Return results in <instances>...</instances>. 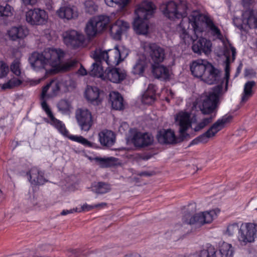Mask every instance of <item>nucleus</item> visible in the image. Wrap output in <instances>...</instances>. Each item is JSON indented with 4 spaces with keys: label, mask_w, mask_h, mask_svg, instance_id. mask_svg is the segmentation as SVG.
<instances>
[{
    "label": "nucleus",
    "mask_w": 257,
    "mask_h": 257,
    "mask_svg": "<svg viewBox=\"0 0 257 257\" xmlns=\"http://www.w3.org/2000/svg\"><path fill=\"white\" fill-rule=\"evenodd\" d=\"M230 66L229 58L227 57L225 67V76L221 77V72L215 68L211 64L208 66V70L203 78V81L209 84L219 83L222 86V89L227 91L228 79L229 78Z\"/></svg>",
    "instance_id": "nucleus-7"
},
{
    "label": "nucleus",
    "mask_w": 257,
    "mask_h": 257,
    "mask_svg": "<svg viewBox=\"0 0 257 257\" xmlns=\"http://www.w3.org/2000/svg\"><path fill=\"white\" fill-rule=\"evenodd\" d=\"M255 85L254 81H247L244 85L243 92L241 97V102H246L253 94L252 89Z\"/></svg>",
    "instance_id": "nucleus-32"
},
{
    "label": "nucleus",
    "mask_w": 257,
    "mask_h": 257,
    "mask_svg": "<svg viewBox=\"0 0 257 257\" xmlns=\"http://www.w3.org/2000/svg\"><path fill=\"white\" fill-rule=\"evenodd\" d=\"M144 49L150 57L152 64H160L165 58V49L156 43H145Z\"/></svg>",
    "instance_id": "nucleus-13"
},
{
    "label": "nucleus",
    "mask_w": 257,
    "mask_h": 257,
    "mask_svg": "<svg viewBox=\"0 0 257 257\" xmlns=\"http://www.w3.org/2000/svg\"><path fill=\"white\" fill-rule=\"evenodd\" d=\"M233 22L240 29L246 24L250 28H257V17H234Z\"/></svg>",
    "instance_id": "nucleus-25"
},
{
    "label": "nucleus",
    "mask_w": 257,
    "mask_h": 257,
    "mask_svg": "<svg viewBox=\"0 0 257 257\" xmlns=\"http://www.w3.org/2000/svg\"><path fill=\"white\" fill-rule=\"evenodd\" d=\"M58 16H76L74 10L69 7H62L56 12Z\"/></svg>",
    "instance_id": "nucleus-36"
},
{
    "label": "nucleus",
    "mask_w": 257,
    "mask_h": 257,
    "mask_svg": "<svg viewBox=\"0 0 257 257\" xmlns=\"http://www.w3.org/2000/svg\"><path fill=\"white\" fill-rule=\"evenodd\" d=\"M75 118L81 131L88 132L93 125L92 113L87 108H80L76 109Z\"/></svg>",
    "instance_id": "nucleus-14"
},
{
    "label": "nucleus",
    "mask_w": 257,
    "mask_h": 257,
    "mask_svg": "<svg viewBox=\"0 0 257 257\" xmlns=\"http://www.w3.org/2000/svg\"><path fill=\"white\" fill-rule=\"evenodd\" d=\"M9 70V67L3 61H0V78L6 76Z\"/></svg>",
    "instance_id": "nucleus-49"
},
{
    "label": "nucleus",
    "mask_w": 257,
    "mask_h": 257,
    "mask_svg": "<svg viewBox=\"0 0 257 257\" xmlns=\"http://www.w3.org/2000/svg\"><path fill=\"white\" fill-rule=\"evenodd\" d=\"M30 181L35 185H43L47 180L44 176V173L37 168L33 167L29 171Z\"/></svg>",
    "instance_id": "nucleus-26"
},
{
    "label": "nucleus",
    "mask_w": 257,
    "mask_h": 257,
    "mask_svg": "<svg viewBox=\"0 0 257 257\" xmlns=\"http://www.w3.org/2000/svg\"><path fill=\"white\" fill-rule=\"evenodd\" d=\"M231 118L230 115H227L219 118L205 133L194 139L190 143V145L207 143L210 138L215 136L218 132L222 130L230 121Z\"/></svg>",
    "instance_id": "nucleus-9"
},
{
    "label": "nucleus",
    "mask_w": 257,
    "mask_h": 257,
    "mask_svg": "<svg viewBox=\"0 0 257 257\" xmlns=\"http://www.w3.org/2000/svg\"><path fill=\"white\" fill-rule=\"evenodd\" d=\"M239 228L238 223L236 222L231 223L227 225L225 233L228 236H232L237 231L239 232Z\"/></svg>",
    "instance_id": "nucleus-43"
},
{
    "label": "nucleus",
    "mask_w": 257,
    "mask_h": 257,
    "mask_svg": "<svg viewBox=\"0 0 257 257\" xmlns=\"http://www.w3.org/2000/svg\"><path fill=\"white\" fill-rule=\"evenodd\" d=\"M211 63L205 60L198 59L193 61L190 66L192 74L202 80L208 70V66Z\"/></svg>",
    "instance_id": "nucleus-17"
},
{
    "label": "nucleus",
    "mask_w": 257,
    "mask_h": 257,
    "mask_svg": "<svg viewBox=\"0 0 257 257\" xmlns=\"http://www.w3.org/2000/svg\"><path fill=\"white\" fill-rule=\"evenodd\" d=\"M245 11L242 13V16H254V11L249 7L245 8Z\"/></svg>",
    "instance_id": "nucleus-50"
},
{
    "label": "nucleus",
    "mask_w": 257,
    "mask_h": 257,
    "mask_svg": "<svg viewBox=\"0 0 257 257\" xmlns=\"http://www.w3.org/2000/svg\"><path fill=\"white\" fill-rule=\"evenodd\" d=\"M147 66V61L144 55L140 56L133 67L132 73L135 75H143Z\"/></svg>",
    "instance_id": "nucleus-29"
},
{
    "label": "nucleus",
    "mask_w": 257,
    "mask_h": 257,
    "mask_svg": "<svg viewBox=\"0 0 257 257\" xmlns=\"http://www.w3.org/2000/svg\"><path fill=\"white\" fill-rule=\"evenodd\" d=\"M255 210H257V208L255 209Z\"/></svg>",
    "instance_id": "nucleus-63"
},
{
    "label": "nucleus",
    "mask_w": 257,
    "mask_h": 257,
    "mask_svg": "<svg viewBox=\"0 0 257 257\" xmlns=\"http://www.w3.org/2000/svg\"><path fill=\"white\" fill-rule=\"evenodd\" d=\"M62 84V80L61 79L55 78L52 79L42 88L40 97L41 105L42 109L50 119V120L47 121V122L54 126L61 134L67 137L70 140L80 143L85 147L95 148L96 145L95 143L88 141L82 136L69 135L65 124L61 121L55 117L49 106L47 103V99L55 97L58 94Z\"/></svg>",
    "instance_id": "nucleus-1"
},
{
    "label": "nucleus",
    "mask_w": 257,
    "mask_h": 257,
    "mask_svg": "<svg viewBox=\"0 0 257 257\" xmlns=\"http://www.w3.org/2000/svg\"><path fill=\"white\" fill-rule=\"evenodd\" d=\"M257 226L252 223H242L239 230L238 238L242 244L251 242L254 240Z\"/></svg>",
    "instance_id": "nucleus-15"
},
{
    "label": "nucleus",
    "mask_w": 257,
    "mask_h": 257,
    "mask_svg": "<svg viewBox=\"0 0 257 257\" xmlns=\"http://www.w3.org/2000/svg\"><path fill=\"white\" fill-rule=\"evenodd\" d=\"M75 211V208L71 209L70 210H63L61 213V214L62 215H66L70 213H73Z\"/></svg>",
    "instance_id": "nucleus-53"
},
{
    "label": "nucleus",
    "mask_w": 257,
    "mask_h": 257,
    "mask_svg": "<svg viewBox=\"0 0 257 257\" xmlns=\"http://www.w3.org/2000/svg\"><path fill=\"white\" fill-rule=\"evenodd\" d=\"M157 139L161 144H173L176 142L175 134L170 129L160 130L157 134Z\"/></svg>",
    "instance_id": "nucleus-27"
},
{
    "label": "nucleus",
    "mask_w": 257,
    "mask_h": 257,
    "mask_svg": "<svg viewBox=\"0 0 257 257\" xmlns=\"http://www.w3.org/2000/svg\"><path fill=\"white\" fill-rule=\"evenodd\" d=\"M215 117V115L210 116L204 118L200 122L197 123L196 125L194 127V130L195 132H198L202 129L204 128L208 124L211 123L213 119Z\"/></svg>",
    "instance_id": "nucleus-39"
},
{
    "label": "nucleus",
    "mask_w": 257,
    "mask_h": 257,
    "mask_svg": "<svg viewBox=\"0 0 257 257\" xmlns=\"http://www.w3.org/2000/svg\"><path fill=\"white\" fill-rule=\"evenodd\" d=\"M110 23V17H92L87 23L85 32L91 39L101 33L109 26L111 36L114 39L119 40L122 35L130 28L129 23L121 20H117L111 25Z\"/></svg>",
    "instance_id": "nucleus-4"
},
{
    "label": "nucleus",
    "mask_w": 257,
    "mask_h": 257,
    "mask_svg": "<svg viewBox=\"0 0 257 257\" xmlns=\"http://www.w3.org/2000/svg\"><path fill=\"white\" fill-rule=\"evenodd\" d=\"M252 0H242V5L244 8L249 7Z\"/></svg>",
    "instance_id": "nucleus-52"
},
{
    "label": "nucleus",
    "mask_w": 257,
    "mask_h": 257,
    "mask_svg": "<svg viewBox=\"0 0 257 257\" xmlns=\"http://www.w3.org/2000/svg\"><path fill=\"white\" fill-rule=\"evenodd\" d=\"M174 257H186V256H183V255H176Z\"/></svg>",
    "instance_id": "nucleus-58"
},
{
    "label": "nucleus",
    "mask_w": 257,
    "mask_h": 257,
    "mask_svg": "<svg viewBox=\"0 0 257 257\" xmlns=\"http://www.w3.org/2000/svg\"><path fill=\"white\" fill-rule=\"evenodd\" d=\"M114 158H101L95 157L93 160L98 163L101 167H107L111 165V162L113 160Z\"/></svg>",
    "instance_id": "nucleus-41"
},
{
    "label": "nucleus",
    "mask_w": 257,
    "mask_h": 257,
    "mask_svg": "<svg viewBox=\"0 0 257 257\" xmlns=\"http://www.w3.org/2000/svg\"><path fill=\"white\" fill-rule=\"evenodd\" d=\"M25 5H33L36 3L37 0H22Z\"/></svg>",
    "instance_id": "nucleus-54"
},
{
    "label": "nucleus",
    "mask_w": 257,
    "mask_h": 257,
    "mask_svg": "<svg viewBox=\"0 0 257 257\" xmlns=\"http://www.w3.org/2000/svg\"><path fill=\"white\" fill-rule=\"evenodd\" d=\"M65 55L64 52L60 49L47 48L42 53L34 52L29 58L31 66L35 70L39 69L48 70L49 67L58 68L62 71H67L76 64L75 60H70L61 64V61Z\"/></svg>",
    "instance_id": "nucleus-2"
},
{
    "label": "nucleus",
    "mask_w": 257,
    "mask_h": 257,
    "mask_svg": "<svg viewBox=\"0 0 257 257\" xmlns=\"http://www.w3.org/2000/svg\"><path fill=\"white\" fill-rule=\"evenodd\" d=\"M221 257H232L233 248L231 244L223 242L219 247Z\"/></svg>",
    "instance_id": "nucleus-34"
},
{
    "label": "nucleus",
    "mask_w": 257,
    "mask_h": 257,
    "mask_svg": "<svg viewBox=\"0 0 257 257\" xmlns=\"http://www.w3.org/2000/svg\"><path fill=\"white\" fill-rule=\"evenodd\" d=\"M224 92L221 85H217L201 96L199 107L204 114L211 113L215 109L220 96Z\"/></svg>",
    "instance_id": "nucleus-5"
},
{
    "label": "nucleus",
    "mask_w": 257,
    "mask_h": 257,
    "mask_svg": "<svg viewBox=\"0 0 257 257\" xmlns=\"http://www.w3.org/2000/svg\"><path fill=\"white\" fill-rule=\"evenodd\" d=\"M219 212V210L215 209L199 213L193 216L188 213L184 215L182 220L187 224L202 225L211 223Z\"/></svg>",
    "instance_id": "nucleus-10"
},
{
    "label": "nucleus",
    "mask_w": 257,
    "mask_h": 257,
    "mask_svg": "<svg viewBox=\"0 0 257 257\" xmlns=\"http://www.w3.org/2000/svg\"><path fill=\"white\" fill-rule=\"evenodd\" d=\"M130 257H135V256H134V255H131V256H130Z\"/></svg>",
    "instance_id": "nucleus-60"
},
{
    "label": "nucleus",
    "mask_w": 257,
    "mask_h": 257,
    "mask_svg": "<svg viewBox=\"0 0 257 257\" xmlns=\"http://www.w3.org/2000/svg\"><path fill=\"white\" fill-rule=\"evenodd\" d=\"M67 20H70L72 17H66Z\"/></svg>",
    "instance_id": "nucleus-59"
},
{
    "label": "nucleus",
    "mask_w": 257,
    "mask_h": 257,
    "mask_svg": "<svg viewBox=\"0 0 257 257\" xmlns=\"http://www.w3.org/2000/svg\"><path fill=\"white\" fill-rule=\"evenodd\" d=\"M156 90L154 85H149L148 89L142 96V102L146 104H152L155 100Z\"/></svg>",
    "instance_id": "nucleus-31"
},
{
    "label": "nucleus",
    "mask_w": 257,
    "mask_h": 257,
    "mask_svg": "<svg viewBox=\"0 0 257 257\" xmlns=\"http://www.w3.org/2000/svg\"><path fill=\"white\" fill-rule=\"evenodd\" d=\"M27 22L31 25H41L46 23L47 17H26Z\"/></svg>",
    "instance_id": "nucleus-40"
},
{
    "label": "nucleus",
    "mask_w": 257,
    "mask_h": 257,
    "mask_svg": "<svg viewBox=\"0 0 257 257\" xmlns=\"http://www.w3.org/2000/svg\"><path fill=\"white\" fill-rule=\"evenodd\" d=\"M207 15H208V14L200 13L199 12L196 11V12H194V14L193 15H191V16H200V17L207 16Z\"/></svg>",
    "instance_id": "nucleus-55"
},
{
    "label": "nucleus",
    "mask_w": 257,
    "mask_h": 257,
    "mask_svg": "<svg viewBox=\"0 0 257 257\" xmlns=\"http://www.w3.org/2000/svg\"><path fill=\"white\" fill-rule=\"evenodd\" d=\"M84 5L85 11L89 15H93L97 11V6L91 1H86L84 3Z\"/></svg>",
    "instance_id": "nucleus-45"
},
{
    "label": "nucleus",
    "mask_w": 257,
    "mask_h": 257,
    "mask_svg": "<svg viewBox=\"0 0 257 257\" xmlns=\"http://www.w3.org/2000/svg\"><path fill=\"white\" fill-rule=\"evenodd\" d=\"M77 73L79 75L84 76L87 74V72L86 70L82 65H81V67L77 71Z\"/></svg>",
    "instance_id": "nucleus-51"
},
{
    "label": "nucleus",
    "mask_w": 257,
    "mask_h": 257,
    "mask_svg": "<svg viewBox=\"0 0 257 257\" xmlns=\"http://www.w3.org/2000/svg\"><path fill=\"white\" fill-rule=\"evenodd\" d=\"M33 204H34V205H36V203H33Z\"/></svg>",
    "instance_id": "nucleus-62"
},
{
    "label": "nucleus",
    "mask_w": 257,
    "mask_h": 257,
    "mask_svg": "<svg viewBox=\"0 0 257 257\" xmlns=\"http://www.w3.org/2000/svg\"><path fill=\"white\" fill-rule=\"evenodd\" d=\"M57 108L62 113L68 114L72 108V106L69 101L62 99L58 103Z\"/></svg>",
    "instance_id": "nucleus-35"
},
{
    "label": "nucleus",
    "mask_w": 257,
    "mask_h": 257,
    "mask_svg": "<svg viewBox=\"0 0 257 257\" xmlns=\"http://www.w3.org/2000/svg\"><path fill=\"white\" fill-rule=\"evenodd\" d=\"M150 22L148 17H136L133 23L135 31L139 35H147L148 33Z\"/></svg>",
    "instance_id": "nucleus-21"
},
{
    "label": "nucleus",
    "mask_w": 257,
    "mask_h": 257,
    "mask_svg": "<svg viewBox=\"0 0 257 257\" xmlns=\"http://www.w3.org/2000/svg\"><path fill=\"white\" fill-rule=\"evenodd\" d=\"M184 23L181 22L180 23L179 27L180 30V38L183 40L184 42L187 44H190L193 42L192 50L194 52L198 54L204 53L207 55L211 51L212 44L210 40H208L204 38H201L196 42L195 39H197L196 35L194 37L190 36L189 32L185 27L183 28Z\"/></svg>",
    "instance_id": "nucleus-6"
},
{
    "label": "nucleus",
    "mask_w": 257,
    "mask_h": 257,
    "mask_svg": "<svg viewBox=\"0 0 257 257\" xmlns=\"http://www.w3.org/2000/svg\"><path fill=\"white\" fill-rule=\"evenodd\" d=\"M63 42L68 47L77 49L82 47L85 42V36L82 33L74 30L67 31L62 35Z\"/></svg>",
    "instance_id": "nucleus-12"
},
{
    "label": "nucleus",
    "mask_w": 257,
    "mask_h": 257,
    "mask_svg": "<svg viewBox=\"0 0 257 257\" xmlns=\"http://www.w3.org/2000/svg\"><path fill=\"white\" fill-rule=\"evenodd\" d=\"M176 123L179 126L180 137L182 140L188 136L186 131L191 126V113L180 111L175 117Z\"/></svg>",
    "instance_id": "nucleus-16"
},
{
    "label": "nucleus",
    "mask_w": 257,
    "mask_h": 257,
    "mask_svg": "<svg viewBox=\"0 0 257 257\" xmlns=\"http://www.w3.org/2000/svg\"><path fill=\"white\" fill-rule=\"evenodd\" d=\"M106 205L105 203H101L97 204L90 205L87 204V203L84 204L82 206H81L80 208H78L77 207L75 208L76 212H81L82 211H88L93 209L103 207Z\"/></svg>",
    "instance_id": "nucleus-37"
},
{
    "label": "nucleus",
    "mask_w": 257,
    "mask_h": 257,
    "mask_svg": "<svg viewBox=\"0 0 257 257\" xmlns=\"http://www.w3.org/2000/svg\"><path fill=\"white\" fill-rule=\"evenodd\" d=\"M153 141V137L148 133L137 132L132 138V142L134 145L139 147L148 146L151 145Z\"/></svg>",
    "instance_id": "nucleus-22"
},
{
    "label": "nucleus",
    "mask_w": 257,
    "mask_h": 257,
    "mask_svg": "<svg viewBox=\"0 0 257 257\" xmlns=\"http://www.w3.org/2000/svg\"><path fill=\"white\" fill-rule=\"evenodd\" d=\"M21 83L20 80L18 79H12L9 80L7 83L3 85L4 89H10L19 85Z\"/></svg>",
    "instance_id": "nucleus-47"
},
{
    "label": "nucleus",
    "mask_w": 257,
    "mask_h": 257,
    "mask_svg": "<svg viewBox=\"0 0 257 257\" xmlns=\"http://www.w3.org/2000/svg\"><path fill=\"white\" fill-rule=\"evenodd\" d=\"M232 56V59L233 60L235 59V54H236V50L234 47H231L230 48Z\"/></svg>",
    "instance_id": "nucleus-56"
},
{
    "label": "nucleus",
    "mask_w": 257,
    "mask_h": 257,
    "mask_svg": "<svg viewBox=\"0 0 257 257\" xmlns=\"http://www.w3.org/2000/svg\"><path fill=\"white\" fill-rule=\"evenodd\" d=\"M43 79H44V78H42L41 79H38L35 80L34 81V83H33V85H37V84H39Z\"/></svg>",
    "instance_id": "nucleus-57"
},
{
    "label": "nucleus",
    "mask_w": 257,
    "mask_h": 257,
    "mask_svg": "<svg viewBox=\"0 0 257 257\" xmlns=\"http://www.w3.org/2000/svg\"><path fill=\"white\" fill-rule=\"evenodd\" d=\"M187 3L184 1H180L179 4L170 1L160 6V11L165 16H187Z\"/></svg>",
    "instance_id": "nucleus-11"
},
{
    "label": "nucleus",
    "mask_w": 257,
    "mask_h": 257,
    "mask_svg": "<svg viewBox=\"0 0 257 257\" xmlns=\"http://www.w3.org/2000/svg\"><path fill=\"white\" fill-rule=\"evenodd\" d=\"M92 191L97 194L106 193L110 190L109 185L104 182H95L91 185Z\"/></svg>",
    "instance_id": "nucleus-33"
},
{
    "label": "nucleus",
    "mask_w": 257,
    "mask_h": 257,
    "mask_svg": "<svg viewBox=\"0 0 257 257\" xmlns=\"http://www.w3.org/2000/svg\"><path fill=\"white\" fill-rule=\"evenodd\" d=\"M29 33L28 29L23 26L13 27L8 32L10 38L13 41L23 39L28 35Z\"/></svg>",
    "instance_id": "nucleus-23"
},
{
    "label": "nucleus",
    "mask_w": 257,
    "mask_h": 257,
    "mask_svg": "<svg viewBox=\"0 0 257 257\" xmlns=\"http://www.w3.org/2000/svg\"><path fill=\"white\" fill-rule=\"evenodd\" d=\"M106 4L113 7V4L119 5L122 11L125 9V7L129 3L130 0H104Z\"/></svg>",
    "instance_id": "nucleus-42"
},
{
    "label": "nucleus",
    "mask_w": 257,
    "mask_h": 257,
    "mask_svg": "<svg viewBox=\"0 0 257 257\" xmlns=\"http://www.w3.org/2000/svg\"><path fill=\"white\" fill-rule=\"evenodd\" d=\"M46 12L42 9L35 8L27 12L26 16H45Z\"/></svg>",
    "instance_id": "nucleus-46"
},
{
    "label": "nucleus",
    "mask_w": 257,
    "mask_h": 257,
    "mask_svg": "<svg viewBox=\"0 0 257 257\" xmlns=\"http://www.w3.org/2000/svg\"><path fill=\"white\" fill-rule=\"evenodd\" d=\"M20 65L19 61L15 60L11 66V71L17 76H20L21 73Z\"/></svg>",
    "instance_id": "nucleus-48"
},
{
    "label": "nucleus",
    "mask_w": 257,
    "mask_h": 257,
    "mask_svg": "<svg viewBox=\"0 0 257 257\" xmlns=\"http://www.w3.org/2000/svg\"><path fill=\"white\" fill-rule=\"evenodd\" d=\"M152 72L156 78L163 80L169 78L170 73L168 67L160 64H152Z\"/></svg>",
    "instance_id": "nucleus-28"
},
{
    "label": "nucleus",
    "mask_w": 257,
    "mask_h": 257,
    "mask_svg": "<svg viewBox=\"0 0 257 257\" xmlns=\"http://www.w3.org/2000/svg\"><path fill=\"white\" fill-rule=\"evenodd\" d=\"M216 249L214 246L209 245L200 252V257H216Z\"/></svg>",
    "instance_id": "nucleus-38"
},
{
    "label": "nucleus",
    "mask_w": 257,
    "mask_h": 257,
    "mask_svg": "<svg viewBox=\"0 0 257 257\" xmlns=\"http://www.w3.org/2000/svg\"><path fill=\"white\" fill-rule=\"evenodd\" d=\"M129 50L123 46H115L113 49L103 51L101 49H96L92 54V57L95 61L92 64V69L89 74L103 79L104 75L102 66L105 62L108 66H115L127 56Z\"/></svg>",
    "instance_id": "nucleus-3"
},
{
    "label": "nucleus",
    "mask_w": 257,
    "mask_h": 257,
    "mask_svg": "<svg viewBox=\"0 0 257 257\" xmlns=\"http://www.w3.org/2000/svg\"><path fill=\"white\" fill-rule=\"evenodd\" d=\"M14 9L9 5H0V16H12L14 15Z\"/></svg>",
    "instance_id": "nucleus-44"
},
{
    "label": "nucleus",
    "mask_w": 257,
    "mask_h": 257,
    "mask_svg": "<svg viewBox=\"0 0 257 257\" xmlns=\"http://www.w3.org/2000/svg\"><path fill=\"white\" fill-rule=\"evenodd\" d=\"M85 96L86 99L92 104L98 105L102 102L104 93L96 87L87 86L85 90Z\"/></svg>",
    "instance_id": "nucleus-20"
},
{
    "label": "nucleus",
    "mask_w": 257,
    "mask_h": 257,
    "mask_svg": "<svg viewBox=\"0 0 257 257\" xmlns=\"http://www.w3.org/2000/svg\"><path fill=\"white\" fill-rule=\"evenodd\" d=\"M99 141L103 146L111 147L115 143V136L114 133L109 130H104L98 134Z\"/></svg>",
    "instance_id": "nucleus-24"
},
{
    "label": "nucleus",
    "mask_w": 257,
    "mask_h": 257,
    "mask_svg": "<svg viewBox=\"0 0 257 257\" xmlns=\"http://www.w3.org/2000/svg\"><path fill=\"white\" fill-rule=\"evenodd\" d=\"M156 10V7L152 2L145 0L136 6L135 14L136 16H152Z\"/></svg>",
    "instance_id": "nucleus-19"
},
{
    "label": "nucleus",
    "mask_w": 257,
    "mask_h": 257,
    "mask_svg": "<svg viewBox=\"0 0 257 257\" xmlns=\"http://www.w3.org/2000/svg\"><path fill=\"white\" fill-rule=\"evenodd\" d=\"M189 21L196 38L201 37V34L206 27H208L212 35L216 36L218 39H221L222 35L220 30L210 17H192L191 19H189Z\"/></svg>",
    "instance_id": "nucleus-8"
},
{
    "label": "nucleus",
    "mask_w": 257,
    "mask_h": 257,
    "mask_svg": "<svg viewBox=\"0 0 257 257\" xmlns=\"http://www.w3.org/2000/svg\"><path fill=\"white\" fill-rule=\"evenodd\" d=\"M99 16L103 17V16H104V15H100Z\"/></svg>",
    "instance_id": "nucleus-61"
},
{
    "label": "nucleus",
    "mask_w": 257,
    "mask_h": 257,
    "mask_svg": "<svg viewBox=\"0 0 257 257\" xmlns=\"http://www.w3.org/2000/svg\"><path fill=\"white\" fill-rule=\"evenodd\" d=\"M110 100L113 109L121 110L123 108V98L117 92L112 91L109 94Z\"/></svg>",
    "instance_id": "nucleus-30"
},
{
    "label": "nucleus",
    "mask_w": 257,
    "mask_h": 257,
    "mask_svg": "<svg viewBox=\"0 0 257 257\" xmlns=\"http://www.w3.org/2000/svg\"><path fill=\"white\" fill-rule=\"evenodd\" d=\"M126 73L125 70L119 68H110L106 69L104 72L103 80H108L115 83H118L123 81L126 77Z\"/></svg>",
    "instance_id": "nucleus-18"
}]
</instances>
